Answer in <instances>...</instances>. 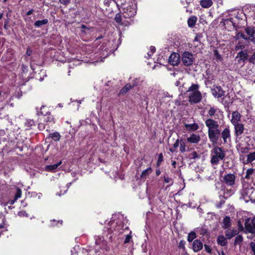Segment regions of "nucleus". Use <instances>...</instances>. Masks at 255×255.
I'll use <instances>...</instances> for the list:
<instances>
[{
	"mask_svg": "<svg viewBox=\"0 0 255 255\" xmlns=\"http://www.w3.org/2000/svg\"><path fill=\"white\" fill-rule=\"evenodd\" d=\"M123 9V15L125 18L133 16L136 13V4L135 0H126L120 3Z\"/></svg>",
	"mask_w": 255,
	"mask_h": 255,
	"instance_id": "f257e3e1",
	"label": "nucleus"
},
{
	"mask_svg": "<svg viewBox=\"0 0 255 255\" xmlns=\"http://www.w3.org/2000/svg\"><path fill=\"white\" fill-rule=\"evenodd\" d=\"M226 151L223 147L215 146L211 150L210 154V163L212 165H217L220 161L224 159Z\"/></svg>",
	"mask_w": 255,
	"mask_h": 255,
	"instance_id": "f03ea898",
	"label": "nucleus"
},
{
	"mask_svg": "<svg viewBox=\"0 0 255 255\" xmlns=\"http://www.w3.org/2000/svg\"><path fill=\"white\" fill-rule=\"evenodd\" d=\"M199 88L198 84H192L186 91V92H189V102L191 104L199 103L202 100V96Z\"/></svg>",
	"mask_w": 255,
	"mask_h": 255,
	"instance_id": "7ed1b4c3",
	"label": "nucleus"
},
{
	"mask_svg": "<svg viewBox=\"0 0 255 255\" xmlns=\"http://www.w3.org/2000/svg\"><path fill=\"white\" fill-rule=\"evenodd\" d=\"M128 231V228L126 226L124 228V225L121 222H116L115 224L114 223L113 227L109 229V233L112 234L110 238H116L121 234H124L125 232Z\"/></svg>",
	"mask_w": 255,
	"mask_h": 255,
	"instance_id": "20e7f679",
	"label": "nucleus"
},
{
	"mask_svg": "<svg viewBox=\"0 0 255 255\" xmlns=\"http://www.w3.org/2000/svg\"><path fill=\"white\" fill-rule=\"evenodd\" d=\"M241 194L244 199H249L252 202H255V189L251 186L244 188Z\"/></svg>",
	"mask_w": 255,
	"mask_h": 255,
	"instance_id": "39448f33",
	"label": "nucleus"
},
{
	"mask_svg": "<svg viewBox=\"0 0 255 255\" xmlns=\"http://www.w3.org/2000/svg\"><path fill=\"white\" fill-rule=\"evenodd\" d=\"M195 58L192 53L189 51L184 52L181 56V61L185 66H190L193 65Z\"/></svg>",
	"mask_w": 255,
	"mask_h": 255,
	"instance_id": "423d86ee",
	"label": "nucleus"
},
{
	"mask_svg": "<svg viewBox=\"0 0 255 255\" xmlns=\"http://www.w3.org/2000/svg\"><path fill=\"white\" fill-rule=\"evenodd\" d=\"M221 131L219 128L208 130V135L213 144H217L220 136Z\"/></svg>",
	"mask_w": 255,
	"mask_h": 255,
	"instance_id": "0eeeda50",
	"label": "nucleus"
},
{
	"mask_svg": "<svg viewBox=\"0 0 255 255\" xmlns=\"http://www.w3.org/2000/svg\"><path fill=\"white\" fill-rule=\"evenodd\" d=\"M245 227L248 232L255 235V217L247 218L245 221Z\"/></svg>",
	"mask_w": 255,
	"mask_h": 255,
	"instance_id": "6e6552de",
	"label": "nucleus"
},
{
	"mask_svg": "<svg viewBox=\"0 0 255 255\" xmlns=\"http://www.w3.org/2000/svg\"><path fill=\"white\" fill-rule=\"evenodd\" d=\"M221 138L223 139L224 144L228 143L231 141V133L229 127H225L220 133Z\"/></svg>",
	"mask_w": 255,
	"mask_h": 255,
	"instance_id": "1a4fd4ad",
	"label": "nucleus"
},
{
	"mask_svg": "<svg viewBox=\"0 0 255 255\" xmlns=\"http://www.w3.org/2000/svg\"><path fill=\"white\" fill-rule=\"evenodd\" d=\"M206 126L208 128V130H211L219 128V124L218 122L213 119L208 118L205 121Z\"/></svg>",
	"mask_w": 255,
	"mask_h": 255,
	"instance_id": "9d476101",
	"label": "nucleus"
},
{
	"mask_svg": "<svg viewBox=\"0 0 255 255\" xmlns=\"http://www.w3.org/2000/svg\"><path fill=\"white\" fill-rule=\"evenodd\" d=\"M235 179L234 174L229 173L224 177L223 181L227 186H232L235 184Z\"/></svg>",
	"mask_w": 255,
	"mask_h": 255,
	"instance_id": "9b49d317",
	"label": "nucleus"
},
{
	"mask_svg": "<svg viewBox=\"0 0 255 255\" xmlns=\"http://www.w3.org/2000/svg\"><path fill=\"white\" fill-rule=\"evenodd\" d=\"M180 57L178 53L173 52L171 54L168 59L169 63L173 66L178 65L180 61Z\"/></svg>",
	"mask_w": 255,
	"mask_h": 255,
	"instance_id": "f8f14e48",
	"label": "nucleus"
},
{
	"mask_svg": "<svg viewBox=\"0 0 255 255\" xmlns=\"http://www.w3.org/2000/svg\"><path fill=\"white\" fill-rule=\"evenodd\" d=\"M212 94L215 98H220L224 96L225 92L221 86H216L211 89Z\"/></svg>",
	"mask_w": 255,
	"mask_h": 255,
	"instance_id": "ddd939ff",
	"label": "nucleus"
},
{
	"mask_svg": "<svg viewBox=\"0 0 255 255\" xmlns=\"http://www.w3.org/2000/svg\"><path fill=\"white\" fill-rule=\"evenodd\" d=\"M233 125L235 129V135L237 138L244 133L245 130L244 126L241 123H238Z\"/></svg>",
	"mask_w": 255,
	"mask_h": 255,
	"instance_id": "4468645a",
	"label": "nucleus"
},
{
	"mask_svg": "<svg viewBox=\"0 0 255 255\" xmlns=\"http://www.w3.org/2000/svg\"><path fill=\"white\" fill-rule=\"evenodd\" d=\"M245 32L248 35L249 42L255 44V30L254 28L247 27L245 29Z\"/></svg>",
	"mask_w": 255,
	"mask_h": 255,
	"instance_id": "2eb2a0df",
	"label": "nucleus"
},
{
	"mask_svg": "<svg viewBox=\"0 0 255 255\" xmlns=\"http://www.w3.org/2000/svg\"><path fill=\"white\" fill-rule=\"evenodd\" d=\"M201 137L199 134L193 133L187 137V141L190 143L198 144L200 141Z\"/></svg>",
	"mask_w": 255,
	"mask_h": 255,
	"instance_id": "dca6fc26",
	"label": "nucleus"
},
{
	"mask_svg": "<svg viewBox=\"0 0 255 255\" xmlns=\"http://www.w3.org/2000/svg\"><path fill=\"white\" fill-rule=\"evenodd\" d=\"M241 114L237 111H234L232 114L231 123L233 125L239 123V122L241 120Z\"/></svg>",
	"mask_w": 255,
	"mask_h": 255,
	"instance_id": "f3484780",
	"label": "nucleus"
},
{
	"mask_svg": "<svg viewBox=\"0 0 255 255\" xmlns=\"http://www.w3.org/2000/svg\"><path fill=\"white\" fill-rule=\"evenodd\" d=\"M193 250L194 252H198L203 248V243L199 240H195L193 243Z\"/></svg>",
	"mask_w": 255,
	"mask_h": 255,
	"instance_id": "a211bd4d",
	"label": "nucleus"
},
{
	"mask_svg": "<svg viewBox=\"0 0 255 255\" xmlns=\"http://www.w3.org/2000/svg\"><path fill=\"white\" fill-rule=\"evenodd\" d=\"M238 234V230L235 229L228 230L225 232V235L227 239H231Z\"/></svg>",
	"mask_w": 255,
	"mask_h": 255,
	"instance_id": "6ab92c4d",
	"label": "nucleus"
},
{
	"mask_svg": "<svg viewBox=\"0 0 255 255\" xmlns=\"http://www.w3.org/2000/svg\"><path fill=\"white\" fill-rule=\"evenodd\" d=\"M62 164V161H60L58 163L53 165H48L45 167V169L47 171L53 172L54 171L57 167Z\"/></svg>",
	"mask_w": 255,
	"mask_h": 255,
	"instance_id": "aec40b11",
	"label": "nucleus"
},
{
	"mask_svg": "<svg viewBox=\"0 0 255 255\" xmlns=\"http://www.w3.org/2000/svg\"><path fill=\"white\" fill-rule=\"evenodd\" d=\"M236 149L239 153L242 154H245L248 153L250 149L249 147L247 146L243 147L240 143L236 145Z\"/></svg>",
	"mask_w": 255,
	"mask_h": 255,
	"instance_id": "412c9836",
	"label": "nucleus"
},
{
	"mask_svg": "<svg viewBox=\"0 0 255 255\" xmlns=\"http://www.w3.org/2000/svg\"><path fill=\"white\" fill-rule=\"evenodd\" d=\"M217 242L218 245L223 247L227 244V239L223 235H219L217 237Z\"/></svg>",
	"mask_w": 255,
	"mask_h": 255,
	"instance_id": "4be33fe9",
	"label": "nucleus"
},
{
	"mask_svg": "<svg viewBox=\"0 0 255 255\" xmlns=\"http://www.w3.org/2000/svg\"><path fill=\"white\" fill-rule=\"evenodd\" d=\"M224 23L225 24H232L234 27H239L238 22H236V21L234 17H231L225 19Z\"/></svg>",
	"mask_w": 255,
	"mask_h": 255,
	"instance_id": "5701e85b",
	"label": "nucleus"
},
{
	"mask_svg": "<svg viewBox=\"0 0 255 255\" xmlns=\"http://www.w3.org/2000/svg\"><path fill=\"white\" fill-rule=\"evenodd\" d=\"M222 224V227L224 229H228L231 226V219L230 217L226 216L223 219Z\"/></svg>",
	"mask_w": 255,
	"mask_h": 255,
	"instance_id": "b1692460",
	"label": "nucleus"
},
{
	"mask_svg": "<svg viewBox=\"0 0 255 255\" xmlns=\"http://www.w3.org/2000/svg\"><path fill=\"white\" fill-rule=\"evenodd\" d=\"M61 135L60 133L57 131H55L52 133L49 134L48 138H51L55 141H58L60 140Z\"/></svg>",
	"mask_w": 255,
	"mask_h": 255,
	"instance_id": "393cba45",
	"label": "nucleus"
},
{
	"mask_svg": "<svg viewBox=\"0 0 255 255\" xmlns=\"http://www.w3.org/2000/svg\"><path fill=\"white\" fill-rule=\"evenodd\" d=\"M219 109L217 108L210 106L209 110L208 111L207 116L210 118L213 119V117L215 115Z\"/></svg>",
	"mask_w": 255,
	"mask_h": 255,
	"instance_id": "a878e982",
	"label": "nucleus"
},
{
	"mask_svg": "<svg viewBox=\"0 0 255 255\" xmlns=\"http://www.w3.org/2000/svg\"><path fill=\"white\" fill-rule=\"evenodd\" d=\"M200 3L203 7L208 8L213 4V2L211 0H201Z\"/></svg>",
	"mask_w": 255,
	"mask_h": 255,
	"instance_id": "bb28decb",
	"label": "nucleus"
},
{
	"mask_svg": "<svg viewBox=\"0 0 255 255\" xmlns=\"http://www.w3.org/2000/svg\"><path fill=\"white\" fill-rule=\"evenodd\" d=\"M197 18L195 16H191L187 20L188 25L189 27H193L197 21Z\"/></svg>",
	"mask_w": 255,
	"mask_h": 255,
	"instance_id": "cd10ccee",
	"label": "nucleus"
},
{
	"mask_svg": "<svg viewBox=\"0 0 255 255\" xmlns=\"http://www.w3.org/2000/svg\"><path fill=\"white\" fill-rule=\"evenodd\" d=\"M185 127L187 129L191 131H195L199 128L198 125L196 123L191 124H186L185 125Z\"/></svg>",
	"mask_w": 255,
	"mask_h": 255,
	"instance_id": "c85d7f7f",
	"label": "nucleus"
},
{
	"mask_svg": "<svg viewBox=\"0 0 255 255\" xmlns=\"http://www.w3.org/2000/svg\"><path fill=\"white\" fill-rule=\"evenodd\" d=\"M45 116H46L44 118L45 122L52 124H54L55 123L54 118L53 116L51 115L50 113L46 112Z\"/></svg>",
	"mask_w": 255,
	"mask_h": 255,
	"instance_id": "c756f323",
	"label": "nucleus"
},
{
	"mask_svg": "<svg viewBox=\"0 0 255 255\" xmlns=\"http://www.w3.org/2000/svg\"><path fill=\"white\" fill-rule=\"evenodd\" d=\"M237 57H239L240 60L245 61L247 59V52L241 51L238 53Z\"/></svg>",
	"mask_w": 255,
	"mask_h": 255,
	"instance_id": "7c9ffc66",
	"label": "nucleus"
},
{
	"mask_svg": "<svg viewBox=\"0 0 255 255\" xmlns=\"http://www.w3.org/2000/svg\"><path fill=\"white\" fill-rule=\"evenodd\" d=\"M48 22V20L47 19H44L41 20H37L35 22L34 25L36 27H39L42 25L46 24Z\"/></svg>",
	"mask_w": 255,
	"mask_h": 255,
	"instance_id": "2f4dec72",
	"label": "nucleus"
},
{
	"mask_svg": "<svg viewBox=\"0 0 255 255\" xmlns=\"http://www.w3.org/2000/svg\"><path fill=\"white\" fill-rule=\"evenodd\" d=\"M152 172V169L151 167H148L147 169L144 170L141 175L140 177L141 178H145Z\"/></svg>",
	"mask_w": 255,
	"mask_h": 255,
	"instance_id": "473e14b6",
	"label": "nucleus"
},
{
	"mask_svg": "<svg viewBox=\"0 0 255 255\" xmlns=\"http://www.w3.org/2000/svg\"><path fill=\"white\" fill-rule=\"evenodd\" d=\"M254 173V170L252 168L248 169L246 171V174L245 178L247 179L250 180L253 179L252 175Z\"/></svg>",
	"mask_w": 255,
	"mask_h": 255,
	"instance_id": "72a5a7b5",
	"label": "nucleus"
},
{
	"mask_svg": "<svg viewBox=\"0 0 255 255\" xmlns=\"http://www.w3.org/2000/svg\"><path fill=\"white\" fill-rule=\"evenodd\" d=\"M81 28H82L81 34H82V35L89 34L90 31V30H91V28L88 27L87 26H86L85 25H84V24L82 25Z\"/></svg>",
	"mask_w": 255,
	"mask_h": 255,
	"instance_id": "f704fd0d",
	"label": "nucleus"
},
{
	"mask_svg": "<svg viewBox=\"0 0 255 255\" xmlns=\"http://www.w3.org/2000/svg\"><path fill=\"white\" fill-rule=\"evenodd\" d=\"M249 61L253 64H255V48L253 49L251 54L249 58Z\"/></svg>",
	"mask_w": 255,
	"mask_h": 255,
	"instance_id": "c9c22d12",
	"label": "nucleus"
},
{
	"mask_svg": "<svg viewBox=\"0 0 255 255\" xmlns=\"http://www.w3.org/2000/svg\"><path fill=\"white\" fill-rule=\"evenodd\" d=\"M34 125V122L31 120H27L25 123V127L26 129H29L32 126Z\"/></svg>",
	"mask_w": 255,
	"mask_h": 255,
	"instance_id": "e433bc0d",
	"label": "nucleus"
},
{
	"mask_svg": "<svg viewBox=\"0 0 255 255\" xmlns=\"http://www.w3.org/2000/svg\"><path fill=\"white\" fill-rule=\"evenodd\" d=\"M196 238V234L194 232H191L188 235L187 240L189 242H191Z\"/></svg>",
	"mask_w": 255,
	"mask_h": 255,
	"instance_id": "4c0bfd02",
	"label": "nucleus"
},
{
	"mask_svg": "<svg viewBox=\"0 0 255 255\" xmlns=\"http://www.w3.org/2000/svg\"><path fill=\"white\" fill-rule=\"evenodd\" d=\"M189 158L190 159H198L200 156L196 151H193L189 154Z\"/></svg>",
	"mask_w": 255,
	"mask_h": 255,
	"instance_id": "58836bf2",
	"label": "nucleus"
},
{
	"mask_svg": "<svg viewBox=\"0 0 255 255\" xmlns=\"http://www.w3.org/2000/svg\"><path fill=\"white\" fill-rule=\"evenodd\" d=\"M255 160V152L251 153L247 155V161L252 162Z\"/></svg>",
	"mask_w": 255,
	"mask_h": 255,
	"instance_id": "ea45409f",
	"label": "nucleus"
},
{
	"mask_svg": "<svg viewBox=\"0 0 255 255\" xmlns=\"http://www.w3.org/2000/svg\"><path fill=\"white\" fill-rule=\"evenodd\" d=\"M186 143L183 141L182 139H180V150L181 152H185L186 151Z\"/></svg>",
	"mask_w": 255,
	"mask_h": 255,
	"instance_id": "a19ab883",
	"label": "nucleus"
},
{
	"mask_svg": "<svg viewBox=\"0 0 255 255\" xmlns=\"http://www.w3.org/2000/svg\"><path fill=\"white\" fill-rule=\"evenodd\" d=\"M131 231H129V233L126 235V238L124 241V244H127L130 242L132 239Z\"/></svg>",
	"mask_w": 255,
	"mask_h": 255,
	"instance_id": "79ce46f5",
	"label": "nucleus"
},
{
	"mask_svg": "<svg viewBox=\"0 0 255 255\" xmlns=\"http://www.w3.org/2000/svg\"><path fill=\"white\" fill-rule=\"evenodd\" d=\"M133 88L132 85L130 84H127L121 91V93H126L129 90Z\"/></svg>",
	"mask_w": 255,
	"mask_h": 255,
	"instance_id": "37998d69",
	"label": "nucleus"
},
{
	"mask_svg": "<svg viewBox=\"0 0 255 255\" xmlns=\"http://www.w3.org/2000/svg\"><path fill=\"white\" fill-rule=\"evenodd\" d=\"M164 182L170 184L168 186H171L173 184V179L168 176H164Z\"/></svg>",
	"mask_w": 255,
	"mask_h": 255,
	"instance_id": "c03bdc74",
	"label": "nucleus"
},
{
	"mask_svg": "<svg viewBox=\"0 0 255 255\" xmlns=\"http://www.w3.org/2000/svg\"><path fill=\"white\" fill-rule=\"evenodd\" d=\"M243 240V238L241 235H238L235 238L234 244L237 245L240 244L242 242Z\"/></svg>",
	"mask_w": 255,
	"mask_h": 255,
	"instance_id": "a18cd8bd",
	"label": "nucleus"
},
{
	"mask_svg": "<svg viewBox=\"0 0 255 255\" xmlns=\"http://www.w3.org/2000/svg\"><path fill=\"white\" fill-rule=\"evenodd\" d=\"M245 48V45L239 42L238 44L235 46V50L236 51L242 50Z\"/></svg>",
	"mask_w": 255,
	"mask_h": 255,
	"instance_id": "49530a36",
	"label": "nucleus"
},
{
	"mask_svg": "<svg viewBox=\"0 0 255 255\" xmlns=\"http://www.w3.org/2000/svg\"><path fill=\"white\" fill-rule=\"evenodd\" d=\"M140 83L139 79H136L132 81V86L133 87L138 85Z\"/></svg>",
	"mask_w": 255,
	"mask_h": 255,
	"instance_id": "de8ad7c7",
	"label": "nucleus"
},
{
	"mask_svg": "<svg viewBox=\"0 0 255 255\" xmlns=\"http://www.w3.org/2000/svg\"><path fill=\"white\" fill-rule=\"evenodd\" d=\"M21 195V191L19 189H17L16 193L15 195V199H17L18 198H20Z\"/></svg>",
	"mask_w": 255,
	"mask_h": 255,
	"instance_id": "09e8293b",
	"label": "nucleus"
},
{
	"mask_svg": "<svg viewBox=\"0 0 255 255\" xmlns=\"http://www.w3.org/2000/svg\"><path fill=\"white\" fill-rule=\"evenodd\" d=\"M115 19L116 21L118 23L122 22V16L120 14H117L115 17Z\"/></svg>",
	"mask_w": 255,
	"mask_h": 255,
	"instance_id": "8fccbe9b",
	"label": "nucleus"
},
{
	"mask_svg": "<svg viewBox=\"0 0 255 255\" xmlns=\"http://www.w3.org/2000/svg\"><path fill=\"white\" fill-rule=\"evenodd\" d=\"M204 248H205V251L207 253H208L209 254H211L212 253V249L211 248V247L209 246H208V245H207L206 244H205L204 245Z\"/></svg>",
	"mask_w": 255,
	"mask_h": 255,
	"instance_id": "3c124183",
	"label": "nucleus"
},
{
	"mask_svg": "<svg viewBox=\"0 0 255 255\" xmlns=\"http://www.w3.org/2000/svg\"><path fill=\"white\" fill-rule=\"evenodd\" d=\"M163 160V157L162 153H160L158 155V160L157 161V165H159Z\"/></svg>",
	"mask_w": 255,
	"mask_h": 255,
	"instance_id": "603ef678",
	"label": "nucleus"
},
{
	"mask_svg": "<svg viewBox=\"0 0 255 255\" xmlns=\"http://www.w3.org/2000/svg\"><path fill=\"white\" fill-rule=\"evenodd\" d=\"M21 70L23 73H26L28 71V67L24 64H22Z\"/></svg>",
	"mask_w": 255,
	"mask_h": 255,
	"instance_id": "864d4df0",
	"label": "nucleus"
},
{
	"mask_svg": "<svg viewBox=\"0 0 255 255\" xmlns=\"http://www.w3.org/2000/svg\"><path fill=\"white\" fill-rule=\"evenodd\" d=\"M250 247L252 249V251L253 252L254 255H255V243L251 242L250 243Z\"/></svg>",
	"mask_w": 255,
	"mask_h": 255,
	"instance_id": "5fc2aeb1",
	"label": "nucleus"
},
{
	"mask_svg": "<svg viewBox=\"0 0 255 255\" xmlns=\"http://www.w3.org/2000/svg\"><path fill=\"white\" fill-rule=\"evenodd\" d=\"M185 244V242L183 240H181L179 243L178 247L181 249H183L184 248V246Z\"/></svg>",
	"mask_w": 255,
	"mask_h": 255,
	"instance_id": "6e6d98bb",
	"label": "nucleus"
},
{
	"mask_svg": "<svg viewBox=\"0 0 255 255\" xmlns=\"http://www.w3.org/2000/svg\"><path fill=\"white\" fill-rule=\"evenodd\" d=\"M18 215L20 217H24V216H27V214L26 213V212L25 211H20L18 213Z\"/></svg>",
	"mask_w": 255,
	"mask_h": 255,
	"instance_id": "4d7b16f0",
	"label": "nucleus"
},
{
	"mask_svg": "<svg viewBox=\"0 0 255 255\" xmlns=\"http://www.w3.org/2000/svg\"><path fill=\"white\" fill-rule=\"evenodd\" d=\"M59 0L60 3L64 4H67L70 1V0Z\"/></svg>",
	"mask_w": 255,
	"mask_h": 255,
	"instance_id": "13d9d810",
	"label": "nucleus"
},
{
	"mask_svg": "<svg viewBox=\"0 0 255 255\" xmlns=\"http://www.w3.org/2000/svg\"><path fill=\"white\" fill-rule=\"evenodd\" d=\"M240 36H241V38H243L245 40H248V36L247 35H246L243 33L241 32Z\"/></svg>",
	"mask_w": 255,
	"mask_h": 255,
	"instance_id": "bf43d9fd",
	"label": "nucleus"
},
{
	"mask_svg": "<svg viewBox=\"0 0 255 255\" xmlns=\"http://www.w3.org/2000/svg\"><path fill=\"white\" fill-rule=\"evenodd\" d=\"M53 226H56L58 224V223H60L61 225H62V220H60V221H56L55 220H54L53 221Z\"/></svg>",
	"mask_w": 255,
	"mask_h": 255,
	"instance_id": "052dcab7",
	"label": "nucleus"
},
{
	"mask_svg": "<svg viewBox=\"0 0 255 255\" xmlns=\"http://www.w3.org/2000/svg\"><path fill=\"white\" fill-rule=\"evenodd\" d=\"M32 53V50L30 48H28L26 50V55L27 56H30L31 55Z\"/></svg>",
	"mask_w": 255,
	"mask_h": 255,
	"instance_id": "680f3d73",
	"label": "nucleus"
},
{
	"mask_svg": "<svg viewBox=\"0 0 255 255\" xmlns=\"http://www.w3.org/2000/svg\"><path fill=\"white\" fill-rule=\"evenodd\" d=\"M201 37L200 35L197 34L196 37H195L194 41L196 42H200V38Z\"/></svg>",
	"mask_w": 255,
	"mask_h": 255,
	"instance_id": "e2e57ef3",
	"label": "nucleus"
},
{
	"mask_svg": "<svg viewBox=\"0 0 255 255\" xmlns=\"http://www.w3.org/2000/svg\"><path fill=\"white\" fill-rule=\"evenodd\" d=\"M155 47L154 46H151L150 47V52L151 54H153L155 52Z\"/></svg>",
	"mask_w": 255,
	"mask_h": 255,
	"instance_id": "0e129e2a",
	"label": "nucleus"
},
{
	"mask_svg": "<svg viewBox=\"0 0 255 255\" xmlns=\"http://www.w3.org/2000/svg\"><path fill=\"white\" fill-rule=\"evenodd\" d=\"M8 20H6L5 22H4V28L6 29V30H7L8 29Z\"/></svg>",
	"mask_w": 255,
	"mask_h": 255,
	"instance_id": "69168bd1",
	"label": "nucleus"
},
{
	"mask_svg": "<svg viewBox=\"0 0 255 255\" xmlns=\"http://www.w3.org/2000/svg\"><path fill=\"white\" fill-rule=\"evenodd\" d=\"M179 146V139H177L173 144V148H176Z\"/></svg>",
	"mask_w": 255,
	"mask_h": 255,
	"instance_id": "338daca9",
	"label": "nucleus"
},
{
	"mask_svg": "<svg viewBox=\"0 0 255 255\" xmlns=\"http://www.w3.org/2000/svg\"><path fill=\"white\" fill-rule=\"evenodd\" d=\"M240 34H241V32H238L235 36V38H236V39L238 40V39H240V38H241V36H240Z\"/></svg>",
	"mask_w": 255,
	"mask_h": 255,
	"instance_id": "774afa93",
	"label": "nucleus"
}]
</instances>
